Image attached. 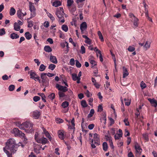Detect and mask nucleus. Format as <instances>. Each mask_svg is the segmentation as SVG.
Returning <instances> with one entry per match:
<instances>
[{
	"mask_svg": "<svg viewBox=\"0 0 157 157\" xmlns=\"http://www.w3.org/2000/svg\"><path fill=\"white\" fill-rule=\"evenodd\" d=\"M85 42L88 44H91V40L88 37V39H86Z\"/></svg>",
	"mask_w": 157,
	"mask_h": 157,
	"instance_id": "bf43d9fd",
	"label": "nucleus"
},
{
	"mask_svg": "<svg viewBox=\"0 0 157 157\" xmlns=\"http://www.w3.org/2000/svg\"><path fill=\"white\" fill-rule=\"evenodd\" d=\"M125 133L124 134V135L125 137L129 136L130 135V133L127 129H125Z\"/></svg>",
	"mask_w": 157,
	"mask_h": 157,
	"instance_id": "338daca9",
	"label": "nucleus"
},
{
	"mask_svg": "<svg viewBox=\"0 0 157 157\" xmlns=\"http://www.w3.org/2000/svg\"><path fill=\"white\" fill-rule=\"evenodd\" d=\"M14 29L16 31H18L20 29V26L17 22H15L13 24Z\"/></svg>",
	"mask_w": 157,
	"mask_h": 157,
	"instance_id": "ddd939ff",
	"label": "nucleus"
},
{
	"mask_svg": "<svg viewBox=\"0 0 157 157\" xmlns=\"http://www.w3.org/2000/svg\"><path fill=\"white\" fill-rule=\"evenodd\" d=\"M74 1L73 0H67V6L68 7H70L73 4Z\"/></svg>",
	"mask_w": 157,
	"mask_h": 157,
	"instance_id": "a19ab883",
	"label": "nucleus"
},
{
	"mask_svg": "<svg viewBox=\"0 0 157 157\" xmlns=\"http://www.w3.org/2000/svg\"><path fill=\"white\" fill-rule=\"evenodd\" d=\"M48 97L50 99L53 100L55 98V94L54 93H52L49 95Z\"/></svg>",
	"mask_w": 157,
	"mask_h": 157,
	"instance_id": "8fccbe9b",
	"label": "nucleus"
},
{
	"mask_svg": "<svg viewBox=\"0 0 157 157\" xmlns=\"http://www.w3.org/2000/svg\"><path fill=\"white\" fill-rule=\"evenodd\" d=\"M64 92H61V91H59L58 92V94L59 98H62L64 97L65 98V97H66V94H65Z\"/></svg>",
	"mask_w": 157,
	"mask_h": 157,
	"instance_id": "7c9ffc66",
	"label": "nucleus"
},
{
	"mask_svg": "<svg viewBox=\"0 0 157 157\" xmlns=\"http://www.w3.org/2000/svg\"><path fill=\"white\" fill-rule=\"evenodd\" d=\"M56 88L59 90L63 92H66L68 91L67 88L65 86H63L58 84H56Z\"/></svg>",
	"mask_w": 157,
	"mask_h": 157,
	"instance_id": "423d86ee",
	"label": "nucleus"
},
{
	"mask_svg": "<svg viewBox=\"0 0 157 157\" xmlns=\"http://www.w3.org/2000/svg\"><path fill=\"white\" fill-rule=\"evenodd\" d=\"M11 132L12 133H14L15 136H18L20 137L24 136V133L20 131L17 128H14L11 131Z\"/></svg>",
	"mask_w": 157,
	"mask_h": 157,
	"instance_id": "7ed1b4c3",
	"label": "nucleus"
},
{
	"mask_svg": "<svg viewBox=\"0 0 157 157\" xmlns=\"http://www.w3.org/2000/svg\"><path fill=\"white\" fill-rule=\"evenodd\" d=\"M10 38L12 39H16L19 37V36L15 33H13L10 34Z\"/></svg>",
	"mask_w": 157,
	"mask_h": 157,
	"instance_id": "a211bd4d",
	"label": "nucleus"
},
{
	"mask_svg": "<svg viewBox=\"0 0 157 157\" xmlns=\"http://www.w3.org/2000/svg\"><path fill=\"white\" fill-rule=\"evenodd\" d=\"M56 121L57 123H62L63 122V119L58 118L56 119Z\"/></svg>",
	"mask_w": 157,
	"mask_h": 157,
	"instance_id": "4d7b16f0",
	"label": "nucleus"
},
{
	"mask_svg": "<svg viewBox=\"0 0 157 157\" xmlns=\"http://www.w3.org/2000/svg\"><path fill=\"white\" fill-rule=\"evenodd\" d=\"M44 26L46 28H48L49 25V23L48 21H45L44 23Z\"/></svg>",
	"mask_w": 157,
	"mask_h": 157,
	"instance_id": "0e129e2a",
	"label": "nucleus"
},
{
	"mask_svg": "<svg viewBox=\"0 0 157 157\" xmlns=\"http://www.w3.org/2000/svg\"><path fill=\"white\" fill-rule=\"evenodd\" d=\"M94 113V109H92L90 110V113L88 115V117L90 118L93 116Z\"/></svg>",
	"mask_w": 157,
	"mask_h": 157,
	"instance_id": "ea45409f",
	"label": "nucleus"
},
{
	"mask_svg": "<svg viewBox=\"0 0 157 157\" xmlns=\"http://www.w3.org/2000/svg\"><path fill=\"white\" fill-rule=\"evenodd\" d=\"M88 101L89 102V104L91 106H93L92 102L93 101V98H90L88 99Z\"/></svg>",
	"mask_w": 157,
	"mask_h": 157,
	"instance_id": "6e6d98bb",
	"label": "nucleus"
},
{
	"mask_svg": "<svg viewBox=\"0 0 157 157\" xmlns=\"http://www.w3.org/2000/svg\"><path fill=\"white\" fill-rule=\"evenodd\" d=\"M94 141H100L99 136L98 134L96 133L94 134Z\"/></svg>",
	"mask_w": 157,
	"mask_h": 157,
	"instance_id": "f3484780",
	"label": "nucleus"
},
{
	"mask_svg": "<svg viewBox=\"0 0 157 157\" xmlns=\"http://www.w3.org/2000/svg\"><path fill=\"white\" fill-rule=\"evenodd\" d=\"M49 81L48 79L44 80H42L41 82L42 83L43 85L45 86L46 87L48 86L49 85Z\"/></svg>",
	"mask_w": 157,
	"mask_h": 157,
	"instance_id": "5701e85b",
	"label": "nucleus"
},
{
	"mask_svg": "<svg viewBox=\"0 0 157 157\" xmlns=\"http://www.w3.org/2000/svg\"><path fill=\"white\" fill-rule=\"evenodd\" d=\"M123 77L124 78L128 75L129 73L127 68L124 67H123Z\"/></svg>",
	"mask_w": 157,
	"mask_h": 157,
	"instance_id": "2eb2a0df",
	"label": "nucleus"
},
{
	"mask_svg": "<svg viewBox=\"0 0 157 157\" xmlns=\"http://www.w3.org/2000/svg\"><path fill=\"white\" fill-rule=\"evenodd\" d=\"M124 122L125 123V124L126 126H129V123L128 121V119H125L124 120Z\"/></svg>",
	"mask_w": 157,
	"mask_h": 157,
	"instance_id": "052dcab7",
	"label": "nucleus"
},
{
	"mask_svg": "<svg viewBox=\"0 0 157 157\" xmlns=\"http://www.w3.org/2000/svg\"><path fill=\"white\" fill-rule=\"evenodd\" d=\"M16 13L15 9L13 7H11L10 11V14L11 16H12L15 14Z\"/></svg>",
	"mask_w": 157,
	"mask_h": 157,
	"instance_id": "393cba45",
	"label": "nucleus"
},
{
	"mask_svg": "<svg viewBox=\"0 0 157 157\" xmlns=\"http://www.w3.org/2000/svg\"><path fill=\"white\" fill-rule=\"evenodd\" d=\"M29 8L30 11L36 10V9L33 5V3H32L30 2H29Z\"/></svg>",
	"mask_w": 157,
	"mask_h": 157,
	"instance_id": "412c9836",
	"label": "nucleus"
},
{
	"mask_svg": "<svg viewBox=\"0 0 157 157\" xmlns=\"http://www.w3.org/2000/svg\"><path fill=\"white\" fill-rule=\"evenodd\" d=\"M102 147L103 150L105 151H107L108 149V144L106 142H104L102 144Z\"/></svg>",
	"mask_w": 157,
	"mask_h": 157,
	"instance_id": "bb28decb",
	"label": "nucleus"
},
{
	"mask_svg": "<svg viewBox=\"0 0 157 157\" xmlns=\"http://www.w3.org/2000/svg\"><path fill=\"white\" fill-rule=\"evenodd\" d=\"M40 99V98L38 96H35L33 98V100L34 101L36 102L39 101Z\"/></svg>",
	"mask_w": 157,
	"mask_h": 157,
	"instance_id": "3c124183",
	"label": "nucleus"
},
{
	"mask_svg": "<svg viewBox=\"0 0 157 157\" xmlns=\"http://www.w3.org/2000/svg\"><path fill=\"white\" fill-rule=\"evenodd\" d=\"M148 100L150 102L152 106L156 107L157 106V101L154 98L151 99L150 98L148 99Z\"/></svg>",
	"mask_w": 157,
	"mask_h": 157,
	"instance_id": "9d476101",
	"label": "nucleus"
},
{
	"mask_svg": "<svg viewBox=\"0 0 157 157\" xmlns=\"http://www.w3.org/2000/svg\"><path fill=\"white\" fill-rule=\"evenodd\" d=\"M6 146L3 148L4 152L6 154L8 157H12V153H14L17 150L18 147L20 146L24 147L21 143L19 142L18 144L15 143V140L12 139L8 140L6 143Z\"/></svg>",
	"mask_w": 157,
	"mask_h": 157,
	"instance_id": "f257e3e1",
	"label": "nucleus"
},
{
	"mask_svg": "<svg viewBox=\"0 0 157 157\" xmlns=\"http://www.w3.org/2000/svg\"><path fill=\"white\" fill-rule=\"evenodd\" d=\"M6 31L4 28H2L0 29V36H2L6 34Z\"/></svg>",
	"mask_w": 157,
	"mask_h": 157,
	"instance_id": "a18cd8bd",
	"label": "nucleus"
},
{
	"mask_svg": "<svg viewBox=\"0 0 157 157\" xmlns=\"http://www.w3.org/2000/svg\"><path fill=\"white\" fill-rule=\"evenodd\" d=\"M128 50L130 52H133L135 50V48L131 46H129L128 48Z\"/></svg>",
	"mask_w": 157,
	"mask_h": 157,
	"instance_id": "13d9d810",
	"label": "nucleus"
},
{
	"mask_svg": "<svg viewBox=\"0 0 157 157\" xmlns=\"http://www.w3.org/2000/svg\"><path fill=\"white\" fill-rule=\"evenodd\" d=\"M103 110V107L101 105H100L98 107V112H101Z\"/></svg>",
	"mask_w": 157,
	"mask_h": 157,
	"instance_id": "680f3d73",
	"label": "nucleus"
},
{
	"mask_svg": "<svg viewBox=\"0 0 157 157\" xmlns=\"http://www.w3.org/2000/svg\"><path fill=\"white\" fill-rule=\"evenodd\" d=\"M64 14L63 10L62 8L59 7L57 8L56 12V15L59 20H61L60 22L62 23H64L65 22L63 17Z\"/></svg>",
	"mask_w": 157,
	"mask_h": 157,
	"instance_id": "f03ea898",
	"label": "nucleus"
},
{
	"mask_svg": "<svg viewBox=\"0 0 157 157\" xmlns=\"http://www.w3.org/2000/svg\"><path fill=\"white\" fill-rule=\"evenodd\" d=\"M56 67V66L55 64H51L49 65L48 68L51 70H53Z\"/></svg>",
	"mask_w": 157,
	"mask_h": 157,
	"instance_id": "37998d69",
	"label": "nucleus"
},
{
	"mask_svg": "<svg viewBox=\"0 0 157 157\" xmlns=\"http://www.w3.org/2000/svg\"><path fill=\"white\" fill-rule=\"evenodd\" d=\"M101 122H103V123L105 124L106 123V114L105 113L103 115V117L102 118L100 119Z\"/></svg>",
	"mask_w": 157,
	"mask_h": 157,
	"instance_id": "473e14b6",
	"label": "nucleus"
},
{
	"mask_svg": "<svg viewBox=\"0 0 157 157\" xmlns=\"http://www.w3.org/2000/svg\"><path fill=\"white\" fill-rule=\"evenodd\" d=\"M98 36L99 37L101 41H104V39L102 35V34L100 31H98Z\"/></svg>",
	"mask_w": 157,
	"mask_h": 157,
	"instance_id": "e433bc0d",
	"label": "nucleus"
},
{
	"mask_svg": "<svg viewBox=\"0 0 157 157\" xmlns=\"http://www.w3.org/2000/svg\"><path fill=\"white\" fill-rule=\"evenodd\" d=\"M38 95H39L40 96H41V97L42 100V101L45 102H46V100H45L46 98V96L45 95V94L43 93H38Z\"/></svg>",
	"mask_w": 157,
	"mask_h": 157,
	"instance_id": "4be33fe9",
	"label": "nucleus"
},
{
	"mask_svg": "<svg viewBox=\"0 0 157 157\" xmlns=\"http://www.w3.org/2000/svg\"><path fill=\"white\" fill-rule=\"evenodd\" d=\"M80 52L82 54H83L85 53V48L83 45L81 46Z\"/></svg>",
	"mask_w": 157,
	"mask_h": 157,
	"instance_id": "603ef678",
	"label": "nucleus"
},
{
	"mask_svg": "<svg viewBox=\"0 0 157 157\" xmlns=\"http://www.w3.org/2000/svg\"><path fill=\"white\" fill-rule=\"evenodd\" d=\"M134 147L135 149L136 150V152L140 154L141 153V151L142 150L140 145L137 142H135L134 143Z\"/></svg>",
	"mask_w": 157,
	"mask_h": 157,
	"instance_id": "0eeeda50",
	"label": "nucleus"
},
{
	"mask_svg": "<svg viewBox=\"0 0 157 157\" xmlns=\"http://www.w3.org/2000/svg\"><path fill=\"white\" fill-rule=\"evenodd\" d=\"M61 3L60 1H56L53 3L52 5L56 7L61 5Z\"/></svg>",
	"mask_w": 157,
	"mask_h": 157,
	"instance_id": "a878e982",
	"label": "nucleus"
},
{
	"mask_svg": "<svg viewBox=\"0 0 157 157\" xmlns=\"http://www.w3.org/2000/svg\"><path fill=\"white\" fill-rule=\"evenodd\" d=\"M81 105L83 108L86 107L88 106L86 101L85 100L82 101L81 102Z\"/></svg>",
	"mask_w": 157,
	"mask_h": 157,
	"instance_id": "4c0bfd02",
	"label": "nucleus"
},
{
	"mask_svg": "<svg viewBox=\"0 0 157 157\" xmlns=\"http://www.w3.org/2000/svg\"><path fill=\"white\" fill-rule=\"evenodd\" d=\"M143 136L144 138L147 141L148 140V138L147 135L146 134H143Z\"/></svg>",
	"mask_w": 157,
	"mask_h": 157,
	"instance_id": "69168bd1",
	"label": "nucleus"
},
{
	"mask_svg": "<svg viewBox=\"0 0 157 157\" xmlns=\"http://www.w3.org/2000/svg\"><path fill=\"white\" fill-rule=\"evenodd\" d=\"M94 126V124H89L88 126V128L90 130L92 129Z\"/></svg>",
	"mask_w": 157,
	"mask_h": 157,
	"instance_id": "774afa93",
	"label": "nucleus"
},
{
	"mask_svg": "<svg viewBox=\"0 0 157 157\" xmlns=\"http://www.w3.org/2000/svg\"><path fill=\"white\" fill-rule=\"evenodd\" d=\"M87 28V24L86 22H82L80 25V29H86Z\"/></svg>",
	"mask_w": 157,
	"mask_h": 157,
	"instance_id": "4468645a",
	"label": "nucleus"
},
{
	"mask_svg": "<svg viewBox=\"0 0 157 157\" xmlns=\"http://www.w3.org/2000/svg\"><path fill=\"white\" fill-rule=\"evenodd\" d=\"M138 21H139V19L137 17L135 18L134 19L133 25L136 27L138 26Z\"/></svg>",
	"mask_w": 157,
	"mask_h": 157,
	"instance_id": "c9c22d12",
	"label": "nucleus"
},
{
	"mask_svg": "<svg viewBox=\"0 0 157 157\" xmlns=\"http://www.w3.org/2000/svg\"><path fill=\"white\" fill-rule=\"evenodd\" d=\"M23 13H22L21 10L19 9L17 12V15L18 17L21 20L23 19Z\"/></svg>",
	"mask_w": 157,
	"mask_h": 157,
	"instance_id": "9b49d317",
	"label": "nucleus"
},
{
	"mask_svg": "<svg viewBox=\"0 0 157 157\" xmlns=\"http://www.w3.org/2000/svg\"><path fill=\"white\" fill-rule=\"evenodd\" d=\"M31 12V17L30 18L27 19V20H29L31 18H32L33 17H34L36 14V10H33L30 11Z\"/></svg>",
	"mask_w": 157,
	"mask_h": 157,
	"instance_id": "c85d7f7f",
	"label": "nucleus"
},
{
	"mask_svg": "<svg viewBox=\"0 0 157 157\" xmlns=\"http://www.w3.org/2000/svg\"><path fill=\"white\" fill-rule=\"evenodd\" d=\"M68 93L67 94H66L65 100L68 101H70L71 98H72L73 96V92L71 90H69L68 91Z\"/></svg>",
	"mask_w": 157,
	"mask_h": 157,
	"instance_id": "6e6552de",
	"label": "nucleus"
},
{
	"mask_svg": "<svg viewBox=\"0 0 157 157\" xmlns=\"http://www.w3.org/2000/svg\"><path fill=\"white\" fill-rule=\"evenodd\" d=\"M69 102L67 101H65L63 102L62 104V107L65 108L67 107L69 105Z\"/></svg>",
	"mask_w": 157,
	"mask_h": 157,
	"instance_id": "72a5a7b5",
	"label": "nucleus"
},
{
	"mask_svg": "<svg viewBox=\"0 0 157 157\" xmlns=\"http://www.w3.org/2000/svg\"><path fill=\"white\" fill-rule=\"evenodd\" d=\"M76 61V64L75 65L78 68H80L81 67V64L80 63L79 61L76 60H75Z\"/></svg>",
	"mask_w": 157,
	"mask_h": 157,
	"instance_id": "5fc2aeb1",
	"label": "nucleus"
},
{
	"mask_svg": "<svg viewBox=\"0 0 157 157\" xmlns=\"http://www.w3.org/2000/svg\"><path fill=\"white\" fill-rule=\"evenodd\" d=\"M15 86L13 85H11L9 86L8 89L10 91H13L15 89Z\"/></svg>",
	"mask_w": 157,
	"mask_h": 157,
	"instance_id": "49530a36",
	"label": "nucleus"
},
{
	"mask_svg": "<svg viewBox=\"0 0 157 157\" xmlns=\"http://www.w3.org/2000/svg\"><path fill=\"white\" fill-rule=\"evenodd\" d=\"M72 75V79L74 81H76L78 78V77L77 76V75L76 74H73Z\"/></svg>",
	"mask_w": 157,
	"mask_h": 157,
	"instance_id": "c03bdc74",
	"label": "nucleus"
},
{
	"mask_svg": "<svg viewBox=\"0 0 157 157\" xmlns=\"http://www.w3.org/2000/svg\"><path fill=\"white\" fill-rule=\"evenodd\" d=\"M44 50L46 52H51L52 50L51 48L49 46H45L44 47Z\"/></svg>",
	"mask_w": 157,
	"mask_h": 157,
	"instance_id": "b1692460",
	"label": "nucleus"
},
{
	"mask_svg": "<svg viewBox=\"0 0 157 157\" xmlns=\"http://www.w3.org/2000/svg\"><path fill=\"white\" fill-rule=\"evenodd\" d=\"M68 8L70 11L72 13L75 12L76 9V7L74 5H72L71 6L68 7Z\"/></svg>",
	"mask_w": 157,
	"mask_h": 157,
	"instance_id": "aec40b11",
	"label": "nucleus"
},
{
	"mask_svg": "<svg viewBox=\"0 0 157 157\" xmlns=\"http://www.w3.org/2000/svg\"><path fill=\"white\" fill-rule=\"evenodd\" d=\"M150 46V43L148 42V41L146 42L145 44H144V46L145 48L146 49L149 48Z\"/></svg>",
	"mask_w": 157,
	"mask_h": 157,
	"instance_id": "de8ad7c7",
	"label": "nucleus"
},
{
	"mask_svg": "<svg viewBox=\"0 0 157 157\" xmlns=\"http://www.w3.org/2000/svg\"><path fill=\"white\" fill-rule=\"evenodd\" d=\"M29 74L30 75V78H33V77H36V76H38V75L36 74L35 72L31 70L29 72Z\"/></svg>",
	"mask_w": 157,
	"mask_h": 157,
	"instance_id": "dca6fc26",
	"label": "nucleus"
},
{
	"mask_svg": "<svg viewBox=\"0 0 157 157\" xmlns=\"http://www.w3.org/2000/svg\"><path fill=\"white\" fill-rule=\"evenodd\" d=\"M145 16L147 19L151 22H152V19L149 17L148 15V11L146 9Z\"/></svg>",
	"mask_w": 157,
	"mask_h": 157,
	"instance_id": "79ce46f5",
	"label": "nucleus"
},
{
	"mask_svg": "<svg viewBox=\"0 0 157 157\" xmlns=\"http://www.w3.org/2000/svg\"><path fill=\"white\" fill-rule=\"evenodd\" d=\"M70 64L71 66H73L75 64L74 59L73 58H71L70 59Z\"/></svg>",
	"mask_w": 157,
	"mask_h": 157,
	"instance_id": "e2e57ef3",
	"label": "nucleus"
},
{
	"mask_svg": "<svg viewBox=\"0 0 157 157\" xmlns=\"http://www.w3.org/2000/svg\"><path fill=\"white\" fill-rule=\"evenodd\" d=\"M50 61L52 63L56 64L57 63V61L56 56L51 55L50 56Z\"/></svg>",
	"mask_w": 157,
	"mask_h": 157,
	"instance_id": "f8f14e48",
	"label": "nucleus"
},
{
	"mask_svg": "<svg viewBox=\"0 0 157 157\" xmlns=\"http://www.w3.org/2000/svg\"><path fill=\"white\" fill-rule=\"evenodd\" d=\"M62 29L65 32H67L68 30V26L66 25H63L62 26Z\"/></svg>",
	"mask_w": 157,
	"mask_h": 157,
	"instance_id": "f704fd0d",
	"label": "nucleus"
},
{
	"mask_svg": "<svg viewBox=\"0 0 157 157\" xmlns=\"http://www.w3.org/2000/svg\"><path fill=\"white\" fill-rule=\"evenodd\" d=\"M40 115V112L37 111H33L32 115V117L35 119H38Z\"/></svg>",
	"mask_w": 157,
	"mask_h": 157,
	"instance_id": "1a4fd4ad",
	"label": "nucleus"
},
{
	"mask_svg": "<svg viewBox=\"0 0 157 157\" xmlns=\"http://www.w3.org/2000/svg\"><path fill=\"white\" fill-rule=\"evenodd\" d=\"M140 87L142 89H143L146 87V84L143 81H142L141 82L140 84Z\"/></svg>",
	"mask_w": 157,
	"mask_h": 157,
	"instance_id": "09e8293b",
	"label": "nucleus"
},
{
	"mask_svg": "<svg viewBox=\"0 0 157 157\" xmlns=\"http://www.w3.org/2000/svg\"><path fill=\"white\" fill-rule=\"evenodd\" d=\"M46 74L45 73H43L41 74L40 77L42 80H44L48 79L47 77L46 76Z\"/></svg>",
	"mask_w": 157,
	"mask_h": 157,
	"instance_id": "cd10ccee",
	"label": "nucleus"
},
{
	"mask_svg": "<svg viewBox=\"0 0 157 157\" xmlns=\"http://www.w3.org/2000/svg\"><path fill=\"white\" fill-rule=\"evenodd\" d=\"M90 63L91 64V68H94V66L97 65V62L94 60H91L90 61Z\"/></svg>",
	"mask_w": 157,
	"mask_h": 157,
	"instance_id": "c756f323",
	"label": "nucleus"
},
{
	"mask_svg": "<svg viewBox=\"0 0 157 157\" xmlns=\"http://www.w3.org/2000/svg\"><path fill=\"white\" fill-rule=\"evenodd\" d=\"M48 16L52 21L55 20V17L51 13H48Z\"/></svg>",
	"mask_w": 157,
	"mask_h": 157,
	"instance_id": "864d4df0",
	"label": "nucleus"
},
{
	"mask_svg": "<svg viewBox=\"0 0 157 157\" xmlns=\"http://www.w3.org/2000/svg\"><path fill=\"white\" fill-rule=\"evenodd\" d=\"M25 36L26 39L28 40L30 39L32 37V35L28 32H26L25 33Z\"/></svg>",
	"mask_w": 157,
	"mask_h": 157,
	"instance_id": "6ab92c4d",
	"label": "nucleus"
},
{
	"mask_svg": "<svg viewBox=\"0 0 157 157\" xmlns=\"http://www.w3.org/2000/svg\"><path fill=\"white\" fill-rule=\"evenodd\" d=\"M58 136L59 138L61 140L64 139L63 133L61 131H58Z\"/></svg>",
	"mask_w": 157,
	"mask_h": 157,
	"instance_id": "2f4dec72",
	"label": "nucleus"
},
{
	"mask_svg": "<svg viewBox=\"0 0 157 157\" xmlns=\"http://www.w3.org/2000/svg\"><path fill=\"white\" fill-rule=\"evenodd\" d=\"M46 67L45 65L43 64H41L40 66L39 70L40 71H43L45 70Z\"/></svg>",
	"mask_w": 157,
	"mask_h": 157,
	"instance_id": "58836bf2",
	"label": "nucleus"
},
{
	"mask_svg": "<svg viewBox=\"0 0 157 157\" xmlns=\"http://www.w3.org/2000/svg\"><path fill=\"white\" fill-rule=\"evenodd\" d=\"M36 140L37 143L42 144H45L49 142L47 139L44 137H42L41 138L39 137Z\"/></svg>",
	"mask_w": 157,
	"mask_h": 157,
	"instance_id": "39448f33",
	"label": "nucleus"
},
{
	"mask_svg": "<svg viewBox=\"0 0 157 157\" xmlns=\"http://www.w3.org/2000/svg\"><path fill=\"white\" fill-rule=\"evenodd\" d=\"M23 125H24L25 128H29V132H32L33 131V124L31 122H26L23 123Z\"/></svg>",
	"mask_w": 157,
	"mask_h": 157,
	"instance_id": "20e7f679",
	"label": "nucleus"
}]
</instances>
